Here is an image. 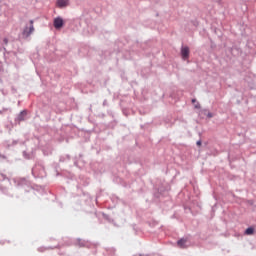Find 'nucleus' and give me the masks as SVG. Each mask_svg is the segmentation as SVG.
<instances>
[{
    "instance_id": "7ed1b4c3",
    "label": "nucleus",
    "mask_w": 256,
    "mask_h": 256,
    "mask_svg": "<svg viewBox=\"0 0 256 256\" xmlns=\"http://www.w3.org/2000/svg\"><path fill=\"white\" fill-rule=\"evenodd\" d=\"M63 25H64L63 18L57 17L54 19L55 29H61V27H63Z\"/></svg>"
},
{
    "instance_id": "1a4fd4ad",
    "label": "nucleus",
    "mask_w": 256,
    "mask_h": 256,
    "mask_svg": "<svg viewBox=\"0 0 256 256\" xmlns=\"http://www.w3.org/2000/svg\"><path fill=\"white\" fill-rule=\"evenodd\" d=\"M198 147H201V141L197 142Z\"/></svg>"
},
{
    "instance_id": "423d86ee",
    "label": "nucleus",
    "mask_w": 256,
    "mask_h": 256,
    "mask_svg": "<svg viewBox=\"0 0 256 256\" xmlns=\"http://www.w3.org/2000/svg\"><path fill=\"white\" fill-rule=\"evenodd\" d=\"M255 233V229L253 227H249L245 231V235H253Z\"/></svg>"
},
{
    "instance_id": "9d476101",
    "label": "nucleus",
    "mask_w": 256,
    "mask_h": 256,
    "mask_svg": "<svg viewBox=\"0 0 256 256\" xmlns=\"http://www.w3.org/2000/svg\"><path fill=\"white\" fill-rule=\"evenodd\" d=\"M192 103H195V99H194V100H192Z\"/></svg>"
},
{
    "instance_id": "39448f33",
    "label": "nucleus",
    "mask_w": 256,
    "mask_h": 256,
    "mask_svg": "<svg viewBox=\"0 0 256 256\" xmlns=\"http://www.w3.org/2000/svg\"><path fill=\"white\" fill-rule=\"evenodd\" d=\"M57 5L59 7H67V5H69V1H67V0H58Z\"/></svg>"
},
{
    "instance_id": "0eeeda50",
    "label": "nucleus",
    "mask_w": 256,
    "mask_h": 256,
    "mask_svg": "<svg viewBox=\"0 0 256 256\" xmlns=\"http://www.w3.org/2000/svg\"><path fill=\"white\" fill-rule=\"evenodd\" d=\"M21 115H27V111H22Z\"/></svg>"
},
{
    "instance_id": "6e6552de",
    "label": "nucleus",
    "mask_w": 256,
    "mask_h": 256,
    "mask_svg": "<svg viewBox=\"0 0 256 256\" xmlns=\"http://www.w3.org/2000/svg\"><path fill=\"white\" fill-rule=\"evenodd\" d=\"M208 117L209 118L213 117V114L212 113H208Z\"/></svg>"
},
{
    "instance_id": "9b49d317",
    "label": "nucleus",
    "mask_w": 256,
    "mask_h": 256,
    "mask_svg": "<svg viewBox=\"0 0 256 256\" xmlns=\"http://www.w3.org/2000/svg\"><path fill=\"white\" fill-rule=\"evenodd\" d=\"M197 109H199V106H196Z\"/></svg>"
},
{
    "instance_id": "f257e3e1",
    "label": "nucleus",
    "mask_w": 256,
    "mask_h": 256,
    "mask_svg": "<svg viewBox=\"0 0 256 256\" xmlns=\"http://www.w3.org/2000/svg\"><path fill=\"white\" fill-rule=\"evenodd\" d=\"M33 31H35V27L33 26V20H30V27H26L24 29L23 35H25V37H29Z\"/></svg>"
},
{
    "instance_id": "20e7f679",
    "label": "nucleus",
    "mask_w": 256,
    "mask_h": 256,
    "mask_svg": "<svg viewBox=\"0 0 256 256\" xmlns=\"http://www.w3.org/2000/svg\"><path fill=\"white\" fill-rule=\"evenodd\" d=\"M177 246L180 247V249H186L187 247V238H181L177 241Z\"/></svg>"
},
{
    "instance_id": "f03ea898",
    "label": "nucleus",
    "mask_w": 256,
    "mask_h": 256,
    "mask_svg": "<svg viewBox=\"0 0 256 256\" xmlns=\"http://www.w3.org/2000/svg\"><path fill=\"white\" fill-rule=\"evenodd\" d=\"M189 53V47L184 46L181 48V56L184 61H187V59H189Z\"/></svg>"
}]
</instances>
